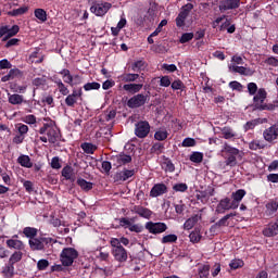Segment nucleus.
I'll return each instance as SVG.
<instances>
[{
	"instance_id": "a18cd8bd",
	"label": "nucleus",
	"mask_w": 278,
	"mask_h": 278,
	"mask_svg": "<svg viewBox=\"0 0 278 278\" xmlns=\"http://www.w3.org/2000/svg\"><path fill=\"white\" fill-rule=\"evenodd\" d=\"M23 260V252L21 251H15L9 258L10 264H18Z\"/></svg>"
},
{
	"instance_id": "dca6fc26",
	"label": "nucleus",
	"mask_w": 278,
	"mask_h": 278,
	"mask_svg": "<svg viewBox=\"0 0 278 278\" xmlns=\"http://www.w3.org/2000/svg\"><path fill=\"white\" fill-rule=\"evenodd\" d=\"M230 73H238V75H243L244 77H251L253 75V70L247 66H238L236 64L228 65Z\"/></svg>"
},
{
	"instance_id": "9b49d317",
	"label": "nucleus",
	"mask_w": 278,
	"mask_h": 278,
	"mask_svg": "<svg viewBox=\"0 0 278 278\" xmlns=\"http://www.w3.org/2000/svg\"><path fill=\"white\" fill-rule=\"evenodd\" d=\"M15 127L18 135L13 138V144H23L25 136H27V132L29 131V126L25 124H17Z\"/></svg>"
},
{
	"instance_id": "c85d7f7f",
	"label": "nucleus",
	"mask_w": 278,
	"mask_h": 278,
	"mask_svg": "<svg viewBox=\"0 0 278 278\" xmlns=\"http://www.w3.org/2000/svg\"><path fill=\"white\" fill-rule=\"evenodd\" d=\"M140 77V74H122L119 76V79H122L125 84H132V81H136Z\"/></svg>"
},
{
	"instance_id": "72a5a7b5",
	"label": "nucleus",
	"mask_w": 278,
	"mask_h": 278,
	"mask_svg": "<svg viewBox=\"0 0 278 278\" xmlns=\"http://www.w3.org/2000/svg\"><path fill=\"white\" fill-rule=\"evenodd\" d=\"M115 160L118 166H125V164H129V162H131V155L119 154L115 156Z\"/></svg>"
},
{
	"instance_id": "864d4df0",
	"label": "nucleus",
	"mask_w": 278,
	"mask_h": 278,
	"mask_svg": "<svg viewBox=\"0 0 278 278\" xmlns=\"http://www.w3.org/2000/svg\"><path fill=\"white\" fill-rule=\"evenodd\" d=\"M151 151L155 153L156 155H160V153L164 152V143L156 142L152 146Z\"/></svg>"
},
{
	"instance_id": "2f4dec72",
	"label": "nucleus",
	"mask_w": 278,
	"mask_h": 278,
	"mask_svg": "<svg viewBox=\"0 0 278 278\" xmlns=\"http://www.w3.org/2000/svg\"><path fill=\"white\" fill-rule=\"evenodd\" d=\"M23 233L26 238H28L29 240H34L36 238V236H38V228H34V227H25L23 229Z\"/></svg>"
},
{
	"instance_id": "20e7f679",
	"label": "nucleus",
	"mask_w": 278,
	"mask_h": 278,
	"mask_svg": "<svg viewBox=\"0 0 278 278\" xmlns=\"http://www.w3.org/2000/svg\"><path fill=\"white\" fill-rule=\"evenodd\" d=\"M222 153H226L228 155L225 161L226 166L233 167L238 164V159L236 157L240 154V150L238 148L231 147L225 142L222 149Z\"/></svg>"
},
{
	"instance_id": "c9c22d12",
	"label": "nucleus",
	"mask_w": 278,
	"mask_h": 278,
	"mask_svg": "<svg viewBox=\"0 0 278 278\" xmlns=\"http://www.w3.org/2000/svg\"><path fill=\"white\" fill-rule=\"evenodd\" d=\"M9 103H11V105H21L23 103V96L18 93H9Z\"/></svg>"
},
{
	"instance_id": "473e14b6",
	"label": "nucleus",
	"mask_w": 278,
	"mask_h": 278,
	"mask_svg": "<svg viewBox=\"0 0 278 278\" xmlns=\"http://www.w3.org/2000/svg\"><path fill=\"white\" fill-rule=\"evenodd\" d=\"M168 138V130L166 128H159L154 134V139H156L159 142H162Z\"/></svg>"
},
{
	"instance_id": "680f3d73",
	"label": "nucleus",
	"mask_w": 278,
	"mask_h": 278,
	"mask_svg": "<svg viewBox=\"0 0 278 278\" xmlns=\"http://www.w3.org/2000/svg\"><path fill=\"white\" fill-rule=\"evenodd\" d=\"M168 25L167 20H162L156 29L151 34V36H159L162 31V27H166Z\"/></svg>"
},
{
	"instance_id": "6e6d98bb",
	"label": "nucleus",
	"mask_w": 278,
	"mask_h": 278,
	"mask_svg": "<svg viewBox=\"0 0 278 278\" xmlns=\"http://www.w3.org/2000/svg\"><path fill=\"white\" fill-rule=\"evenodd\" d=\"M181 147H197V140H194V138L187 137L182 140Z\"/></svg>"
},
{
	"instance_id": "423d86ee",
	"label": "nucleus",
	"mask_w": 278,
	"mask_h": 278,
	"mask_svg": "<svg viewBox=\"0 0 278 278\" xmlns=\"http://www.w3.org/2000/svg\"><path fill=\"white\" fill-rule=\"evenodd\" d=\"M147 101H149V94L137 93L127 101L126 105L130 108V110H136L146 105Z\"/></svg>"
},
{
	"instance_id": "6ab92c4d",
	"label": "nucleus",
	"mask_w": 278,
	"mask_h": 278,
	"mask_svg": "<svg viewBox=\"0 0 278 278\" xmlns=\"http://www.w3.org/2000/svg\"><path fill=\"white\" fill-rule=\"evenodd\" d=\"M168 192V187L164 184H155L150 190V197L152 199H156V197H162V194H166Z\"/></svg>"
},
{
	"instance_id": "f8f14e48",
	"label": "nucleus",
	"mask_w": 278,
	"mask_h": 278,
	"mask_svg": "<svg viewBox=\"0 0 278 278\" xmlns=\"http://www.w3.org/2000/svg\"><path fill=\"white\" fill-rule=\"evenodd\" d=\"M83 94L84 91L81 88L74 89L71 94L67 93V97L65 98V105H67V108H75V104L79 99H81Z\"/></svg>"
},
{
	"instance_id": "052dcab7",
	"label": "nucleus",
	"mask_w": 278,
	"mask_h": 278,
	"mask_svg": "<svg viewBox=\"0 0 278 278\" xmlns=\"http://www.w3.org/2000/svg\"><path fill=\"white\" fill-rule=\"evenodd\" d=\"M175 192H186L188 190V185L185 182L176 184L173 186Z\"/></svg>"
},
{
	"instance_id": "ddd939ff",
	"label": "nucleus",
	"mask_w": 278,
	"mask_h": 278,
	"mask_svg": "<svg viewBox=\"0 0 278 278\" xmlns=\"http://www.w3.org/2000/svg\"><path fill=\"white\" fill-rule=\"evenodd\" d=\"M263 138L266 142H275L278 139V123L271 125L263 131Z\"/></svg>"
},
{
	"instance_id": "338daca9",
	"label": "nucleus",
	"mask_w": 278,
	"mask_h": 278,
	"mask_svg": "<svg viewBox=\"0 0 278 278\" xmlns=\"http://www.w3.org/2000/svg\"><path fill=\"white\" fill-rule=\"evenodd\" d=\"M266 208L268 212H271V214H275V212L278 210V203L276 201H271L266 204Z\"/></svg>"
},
{
	"instance_id": "39448f33",
	"label": "nucleus",
	"mask_w": 278,
	"mask_h": 278,
	"mask_svg": "<svg viewBox=\"0 0 278 278\" xmlns=\"http://www.w3.org/2000/svg\"><path fill=\"white\" fill-rule=\"evenodd\" d=\"M77 257H79V252L75 248H64L60 254V261L63 266H73Z\"/></svg>"
},
{
	"instance_id": "4c0bfd02",
	"label": "nucleus",
	"mask_w": 278,
	"mask_h": 278,
	"mask_svg": "<svg viewBox=\"0 0 278 278\" xmlns=\"http://www.w3.org/2000/svg\"><path fill=\"white\" fill-rule=\"evenodd\" d=\"M201 238H203V236H201V231L199 229H194L189 235L190 242L193 244L201 242Z\"/></svg>"
},
{
	"instance_id": "69168bd1",
	"label": "nucleus",
	"mask_w": 278,
	"mask_h": 278,
	"mask_svg": "<svg viewBox=\"0 0 278 278\" xmlns=\"http://www.w3.org/2000/svg\"><path fill=\"white\" fill-rule=\"evenodd\" d=\"M257 84L255 83H249L248 84V91L251 97L255 96V93L258 91Z\"/></svg>"
},
{
	"instance_id": "412c9836",
	"label": "nucleus",
	"mask_w": 278,
	"mask_h": 278,
	"mask_svg": "<svg viewBox=\"0 0 278 278\" xmlns=\"http://www.w3.org/2000/svg\"><path fill=\"white\" fill-rule=\"evenodd\" d=\"M247 197V190L238 189L237 191L231 193L232 204L238 210L240 207L241 201Z\"/></svg>"
},
{
	"instance_id": "a878e982",
	"label": "nucleus",
	"mask_w": 278,
	"mask_h": 278,
	"mask_svg": "<svg viewBox=\"0 0 278 278\" xmlns=\"http://www.w3.org/2000/svg\"><path fill=\"white\" fill-rule=\"evenodd\" d=\"M61 173H62V177H64L66 181H75V169H73L71 165L63 167Z\"/></svg>"
},
{
	"instance_id": "c756f323",
	"label": "nucleus",
	"mask_w": 278,
	"mask_h": 278,
	"mask_svg": "<svg viewBox=\"0 0 278 278\" xmlns=\"http://www.w3.org/2000/svg\"><path fill=\"white\" fill-rule=\"evenodd\" d=\"M161 167L165 173H175V164H173V161H170V159H165L162 162Z\"/></svg>"
},
{
	"instance_id": "5701e85b",
	"label": "nucleus",
	"mask_w": 278,
	"mask_h": 278,
	"mask_svg": "<svg viewBox=\"0 0 278 278\" xmlns=\"http://www.w3.org/2000/svg\"><path fill=\"white\" fill-rule=\"evenodd\" d=\"M143 85L142 84H126L123 86V90H125V92H129L130 94H138V92H140V90H142Z\"/></svg>"
},
{
	"instance_id": "f257e3e1",
	"label": "nucleus",
	"mask_w": 278,
	"mask_h": 278,
	"mask_svg": "<svg viewBox=\"0 0 278 278\" xmlns=\"http://www.w3.org/2000/svg\"><path fill=\"white\" fill-rule=\"evenodd\" d=\"M42 127L39 129V140L41 142H50V144H55L61 138L60 128L55 125V122L51 118H45ZM46 135V136H45Z\"/></svg>"
},
{
	"instance_id": "603ef678",
	"label": "nucleus",
	"mask_w": 278,
	"mask_h": 278,
	"mask_svg": "<svg viewBox=\"0 0 278 278\" xmlns=\"http://www.w3.org/2000/svg\"><path fill=\"white\" fill-rule=\"evenodd\" d=\"M58 88H59V92H61V94H63V97H66L68 94V92H71L68 90V88L66 87V85H64V83H62V80H56L55 81Z\"/></svg>"
},
{
	"instance_id": "e2e57ef3",
	"label": "nucleus",
	"mask_w": 278,
	"mask_h": 278,
	"mask_svg": "<svg viewBox=\"0 0 278 278\" xmlns=\"http://www.w3.org/2000/svg\"><path fill=\"white\" fill-rule=\"evenodd\" d=\"M37 268L38 270H47L49 268V261L41 258L37 262Z\"/></svg>"
},
{
	"instance_id": "393cba45",
	"label": "nucleus",
	"mask_w": 278,
	"mask_h": 278,
	"mask_svg": "<svg viewBox=\"0 0 278 278\" xmlns=\"http://www.w3.org/2000/svg\"><path fill=\"white\" fill-rule=\"evenodd\" d=\"M76 184L77 186H79L83 192H90V190H92V188L94 187V184H92L91 181H87L84 178H77Z\"/></svg>"
},
{
	"instance_id": "4d7b16f0",
	"label": "nucleus",
	"mask_w": 278,
	"mask_h": 278,
	"mask_svg": "<svg viewBox=\"0 0 278 278\" xmlns=\"http://www.w3.org/2000/svg\"><path fill=\"white\" fill-rule=\"evenodd\" d=\"M249 149H251V151H257V149H264V143L260 142V140H253L249 143Z\"/></svg>"
},
{
	"instance_id": "f704fd0d",
	"label": "nucleus",
	"mask_w": 278,
	"mask_h": 278,
	"mask_svg": "<svg viewBox=\"0 0 278 278\" xmlns=\"http://www.w3.org/2000/svg\"><path fill=\"white\" fill-rule=\"evenodd\" d=\"M222 135L225 140H231V138H236L238 134L231 129V127L222 128Z\"/></svg>"
},
{
	"instance_id": "4468645a",
	"label": "nucleus",
	"mask_w": 278,
	"mask_h": 278,
	"mask_svg": "<svg viewBox=\"0 0 278 278\" xmlns=\"http://www.w3.org/2000/svg\"><path fill=\"white\" fill-rule=\"evenodd\" d=\"M263 236L266 238H275V236H278V217L263 229Z\"/></svg>"
},
{
	"instance_id": "49530a36",
	"label": "nucleus",
	"mask_w": 278,
	"mask_h": 278,
	"mask_svg": "<svg viewBox=\"0 0 278 278\" xmlns=\"http://www.w3.org/2000/svg\"><path fill=\"white\" fill-rule=\"evenodd\" d=\"M186 18H188V14L180 11L176 17V25L178 27H184V25H186Z\"/></svg>"
},
{
	"instance_id": "58836bf2",
	"label": "nucleus",
	"mask_w": 278,
	"mask_h": 278,
	"mask_svg": "<svg viewBox=\"0 0 278 278\" xmlns=\"http://www.w3.org/2000/svg\"><path fill=\"white\" fill-rule=\"evenodd\" d=\"M35 17L41 23H47V11L45 9H35Z\"/></svg>"
},
{
	"instance_id": "09e8293b",
	"label": "nucleus",
	"mask_w": 278,
	"mask_h": 278,
	"mask_svg": "<svg viewBox=\"0 0 278 278\" xmlns=\"http://www.w3.org/2000/svg\"><path fill=\"white\" fill-rule=\"evenodd\" d=\"M162 244H173L177 242V235H167L164 236L161 240Z\"/></svg>"
},
{
	"instance_id": "ea45409f",
	"label": "nucleus",
	"mask_w": 278,
	"mask_h": 278,
	"mask_svg": "<svg viewBox=\"0 0 278 278\" xmlns=\"http://www.w3.org/2000/svg\"><path fill=\"white\" fill-rule=\"evenodd\" d=\"M31 84L35 88H42L47 86V77L46 76L36 77L31 80Z\"/></svg>"
},
{
	"instance_id": "0eeeda50",
	"label": "nucleus",
	"mask_w": 278,
	"mask_h": 278,
	"mask_svg": "<svg viewBox=\"0 0 278 278\" xmlns=\"http://www.w3.org/2000/svg\"><path fill=\"white\" fill-rule=\"evenodd\" d=\"M111 9L112 3L110 2H94L90 8V12L96 16H105Z\"/></svg>"
},
{
	"instance_id": "bb28decb",
	"label": "nucleus",
	"mask_w": 278,
	"mask_h": 278,
	"mask_svg": "<svg viewBox=\"0 0 278 278\" xmlns=\"http://www.w3.org/2000/svg\"><path fill=\"white\" fill-rule=\"evenodd\" d=\"M17 164L23 166L24 168H31L34 166V163H31V159L29 155L22 154L17 157Z\"/></svg>"
},
{
	"instance_id": "c03bdc74",
	"label": "nucleus",
	"mask_w": 278,
	"mask_h": 278,
	"mask_svg": "<svg viewBox=\"0 0 278 278\" xmlns=\"http://www.w3.org/2000/svg\"><path fill=\"white\" fill-rule=\"evenodd\" d=\"M198 275L200 278L210 277V265H202L198 268Z\"/></svg>"
},
{
	"instance_id": "1a4fd4ad",
	"label": "nucleus",
	"mask_w": 278,
	"mask_h": 278,
	"mask_svg": "<svg viewBox=\"0 0 278 278\" xmlns=\"http://www.w3.org/2000/svg\"><path fill=\"white\" fill-rule=\"evenodd\" d=\"M229 210H237V208L236 206H233V202H231V199L226 197L218 202L215 208V212L216 214H225V212H229Z\"/></svg>"
},
{
	"instance_id": "4be33fe9",
	"label": "nucleus",
	"mask_w": 278,
	"mask_h": 278,
	"mask_svg": "<svg viewBox=\"0 0 278 278\" xmlns=\"http://www.w3.org/2000/svg\"><path fill=\"white\" fill-rule=\"evenodd\" d=\"M134 175H136V170L123 169L122 172L115 174V181H127V179H130V177H134Z\"/></svg>"
},
{
	"instance_id": "37998d69",
	"label": "nucleus",
	"mask_w": 278,
	"mask_h": 278,
	"mask_svg": "<svg viewBox=\"0 0 278 278\" xmlns=\"http://www.w3.org/2000/svg\"><path fill=\"white\" fill-rule=\"evenodd\" d=\"M189 160L193 162V164H201V162H203V152H192Z\"/></svg>"
},
{
	"instance_id": "3c124183",
	"label": "nucleus",
	"mask_w": 278,
	"mask_h": 278,
	"mask_svg": "<svg viewBox=\"0 0 278 278\" xmlns=\"http://www.w3.org/2000/svg\"><path fill=\"white\" fill-rule=\"evenodd\" d=\"M100 88H101V84H99L97 81L87 83L84 85V90H86V92H88L90 90H99Z\"/></svg>"
},
{
	"instance_id": "13d9d810",
	"label": "nucleus",
	"mask_w": 278,
	"mask_h": 278,
	"mask_svg": "<svg viewBox=\"0 0 278 278\" xmlns=\"http://www.w3.org/2000/svg\"><path fill=\"white\" fill-rule=\"evenodd\" d=\"M229 88H231V90H237V92H242L244 86H242L238 80H232L229 83Z\"/></svg>"
},
{
	"instance_id": "2eb2a0df",
	"label": "nucleus",
	"mask_w": 278,
	"mask_h": 278,
	"mask_svg": "<svg viewBox=\"0 0 278 278\" xmlns=\"http://www.w3.org/2000/svg\"><path fill=\"white\" fill-rule=\"evenodd\" d=\"M268 97V92H266V89L260 88L257 92L253 97V103L255 110H260V106L266 101V98Z\"/></svg>"
},
{
	"instance_id": "a211bd4d",
	"label": "nucleus",
	"mask_w": 278,
	"mask_h": 278,
	"mask_svg": "<svg viewBox=\"0 0 278 278\" xmlns=\"http://www.w3.org/2000/svg\"><path fill=\"white\" fill-rule=\"evenodd\" d=\"M18 238V235H14L12 239H8L5 244L8 249H14L15 251H25V243L22 240L14 239Z\"/></svg>"
},
{
	"instance_id": "6e6552de",
	"label": "nucleus",
	"mask_w": 278,
	"mask_h": 278,
	"mask_svg": "<svg viewBox=\"0 0 278 278\" xmlns=\"http://www.w3.org/2000/svg\"><path fill=\"white\" fill-rule=\"evenodd\" d=\"M151 131V125L147 121H140L135 125V136L137 138H147Z\"/></svg>"
},
{
	"instance_id": "7c9ffc66",
	"label": "nucleus",
	"mask_w": 278,
	"mask_h": 278,
	"mask_svg": "<svg viewBox=\"0 0 278 278\" xmlns=\"http://www.w3.org/2000/svg\"><path fill=\"white\" fill-rule=\"evenodd\" d=\"M233 216H236V213L226 214L217 223H215V225L218 226V228H220V227H229V218H233Z\"/></svg>"
},
{
	"instance_id": "f03ea898",
	"label": "nucleus",
	"mask_w": 278,
	"mask_h": 278,
	"mask_svg": "<svg viewBox=\"0 0 278 278\" xmlns=\"http://www.w3.org/2000/svg\"><path fill=\"white\" fill-rule=\"evenodd\" d=\"M55 243H58V239L51 237H35V239L28 240L31 251H47Z\"/></svg>"
},
{
	"instance_id": "f3484780",
	"label": "nucleus",
	"mask_w": 278,
	"mask_h": 278,
	"mask_svg": "<svg viewBox=\"0 0 278 278\" xmlns=\"http://www.w3.org/2000/svg\"><path fill=\"white\" fill-rule=\"evenodd\" d=\"M240 8V0H222L219 2V11L227 12V10H238Z\"/></svg>"
},
{
	"instance_id": "a19ab883",
	"label": "nucleus",
	"mask_w": 278,
	"mask_h": 278,
	"mask_svg": "<svg viewBox=\"0 0 278 278\" xmlns=\"http://www.w3.org/2000/svg\"><path fill=\"white\" fill-rule=\"evenodd\" d=\"M29 8L27 7H21L18 9H14L12 11L8 12L9 16H23V14H26L28 12Z\"/></svg>"
},
{
	"instance_id": "e433bc0d",
	"label": "nucleus",
	"mask_w": 278,
	"mask_h": 278,
	"mask_svg": "<svg viewBox=\"0 0 278 278\" xmlns=\"http://www.w3.org/2000/svg\"><path fill=\"white\" fill-rule=\"evenodd\" d=\"M80 149H83V151L85 153H87L88 155H92V154H94V151L97 150V146L92 144L90 142H85V143H81Z\"/></svg>"
},
{
	"instance_id": "0e129e2a",
	"label": "nucleus",
	"mask_w": 278,
	"mask_h": 278,
	"mask_svg": "<svg viewBox=\"0 0 278 278\" xmlns=\"http://www.w3.org/2000/svg\"><path fill=\"white\" fill-rule=\"evenodd\" d=\"M144 68V61H137L131 65V70L138 73Z\"/></svg>"
},
{
	"instance_id": "de8ad7c7",
	"label": "nucleus",
	"mask_w": 278,
	"mask_h": 278,
	"mask_svg": "<svg viewBox=\"0 0 278 278\" xmlns=\"http://www.w3.org/2000/svg\"><path fill=\"white\" fill-rule=\"evenodd\" d=\"M229 266L232 270H238V268H242V266H244V261L240 258H235L229 263Z\"/></svg>"
},
{
	"instance_id": "8fccbe9b",
	"label": "nucleus",
	"mask_w": 278,
	"mask_h": 278,
	"mask_svg": "<svg viewBox=\"0 0 278 278\" xmlns=\"http://www.w3.org/2000/svg\"><path fill=\"white\" fill-rule=\"evenodd\" d=\"M2 273H3L7 277H14V264H12V263L9 262V263L4 266Z\"/></svg>"
},
{
	"instance_id": "7ed1b4c3",
	"label": "nucleus",
	"mask_w": 278,
	"mask_h": 278,
	"mask_svg": "<svg viewBox=\"0 0 278 278\" xmlns=\"http://www.w3.org/2000/svg\"><path fill=\"white\" fill-rule=\"evenodd\" d=\"M110 244L112 248L111 253L115 262L124 264V262H127V260H129V253L127 252V249L123 247V244H119L118 238H111Z\"/></svg>"
},
{
	"instance_id": "5fc2aeb1",
	"label": "nucleus",
	"mask_w": 278,
	"mask_h": 278,
	"mask_svg": "<svg viewBox=\"0 0 278 278\" xmlns=\"http://www.w3.org/2000/svg\"><path fill=\"white\" fill-rule=\"evenodd\" d=\"M192 38H194L193 33H185L181 35L179 42H180V45H186V42H190V40H192Z\"/></svg>"
},
{
	"instance_id": "79ce46f5",
	"label": "nucleus",
	"mask_w": 278,
	"mask_h": 278,
	"mask_svg": "<svg viewBox=\"0 0 278 278\" xmlns=\"http://www.w3.org/2000/svg\"><path fill=\"white\" fill-rule=\"evenodd\" d=\"M18 31H21V27H18V25H13L11 28L8 26L7 36L3 38V40H8V38L16 36Z\"/></svg>"
},
{
	"instance_id": "bf43d9fd",
	"label": "nucleus",
	"mask_w": 278,
	"mask_h": 278,
	"mask_svg": "<svg viewBox=\"0 0 278 278\" xmlns=\"http://www.w3.org/2000/svg\"><path fill=\"white\" fill-rule=\"evenodd\" d=\"M185 88H186V85H184V81H181L180 79L174 80L172 83V89L173 90H181V91H184Z\"/></svg>"
},
{
	"instance_id": "cd10ccee",
	"label": "nucleus",
	"mask_w": 278,
	"mask_h": 278,
	"mask_svg": "<svg viewBox=\"0 0 278 278\" xmlns=\"http://www.w3.org/2000/svg\"><path fill=\"white\" fill-rule=\"evenodd\" d=\"M21 75V70L18 68H11L8 73V75L2 76L1 81H11V79H14L15 77H18Z\"/></svg>"
},
{
	"instance_id": "b1692460",
	"label": "nucleus",
	"mask_w": 278,
	"mask_h": 278,
	"mask_svg": "<svg viewBox=\"0 0 278 278\" xmlns=\"http://www.w3.org/2000/svg\"><path fill=\"white\" fill-rule=\"evenodd\" d=\"M200 220H201V215L199 214L192 215L185 222L184 229L186 231H190V229H192L194 225H197V223H199Z\"/></svg>"
},
{
	"instance_id": "9d476101",
	"label": "nucleus",
	"mask_w": 278,
	"mask_h": 278,
	"mask_svg": "<svg viewBox=\"0 0 278 278\" xmlns=\"http://www.w3.org/2000/svg\"><path fill=\"white\" fill-rule=\"evenodd\" d=\"M146 229L149 231V233L157 235V233H164L166 229H168V226L164 223H153L148 222L146 223Z\"/></svg>"
},
{
	"instance_id": "774afa93",
	"label": "nucleus",
	"mask_w": 278,
	"mask_h": 278,
	"mask_svg": "<svg viewBox=\"0 0 278 278\" xmlns=\"http://www.w3.org/2000/svg\"><path fill=\"white\" fill-rule=\"evenodd\" d=\"M265 64H267V66L277 67L278 66V59L275 58V56H269L265 60Z\"/></svg>"
},
{
	"instance_id": "aec40b11",
	"label": "nucleus",
	"mask_w": 278,
	"mask_h": 278,
	"mask_svg": "<svg viewBox=\"0 0 278 278\" xmlns=\"http://www.w3.org/2000/svg\"><path fill=\"white\" fill-rule=\"evenodd\" d=\"M131 212L134 214H138V216H140L141 218H147V220H149V218H151V216H153V211H151L142 205H135L131 208Z\"/></svg>"
}]
</instances>
